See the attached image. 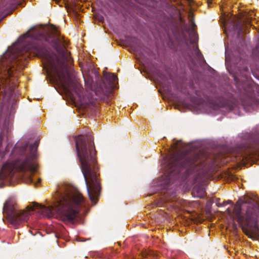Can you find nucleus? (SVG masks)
Returning a JSON list of instances; mask_svg holds the SVG:
<instances>
[{
    "mask_svg": "<svg viewBox=\"0 0 259 259\" xmlns=\"http://www.w3.org/2000/svg\"><path fill=\"white\" fill-rule=\"evenodd\" d=\"M87 205L81 193L72 191L69 186L62 185L57 190L53 200L47 202L46 205L33 202L25 210H21L18 209L15 201L10 198L4 204L3 213L15 227L27 221L33 211L43 217H58L67 223L73 222L77 218L80 209Z\"/></svg>",
    "mask_w": 259,
    "mask_h": 259,
    "instance_id": "obj_1",
    "label": "nucleus"
},
{
    "mask_svg": "<svg viewBox=\"0 0 259 259\" xmlns=\"http://www.w3.org/2000/svg\"><path fill=\"white\" fill-rule=\"evenodd\" d=\"M76 147L89 196L91 201L96 204L101 187L96 151L92 137L78 136L76 141Z\"/></svg>",
    "mask_w": 259,
    "mask_h": 259,
    "instance_id": "obj_2",
    "label": "nucleus"
},
{
    "mask_svg": "<svg viewBox=\"0 0 259 259\" xmlns=\"http://www.w3.org/2000/svg\"><path fill=\"white\" fill-rule=\"evenodd\" d=\"M38 142L33 145H26L22 150L21 158L15 162L8 161L3 166L0 172V179L6 183H9L13 178L21 177L27 184L34 183L37 187L41 182L39 178L34 182L33 178L37 166V149Z\"/></svg>",
    "mask_w": 259,
    "mask_h": 259,
    "instance_id": "obj_3",
    "label": "nucleus"
},
{
    "mask_svg": "<svg viewBox=\"0 0 259 259\" xmlns=\"http://www.w3.org/2000/svg\"><path fill=\"white\" fill-rule=\"evenodd\" d=\"M182 167H187L188 175L195 174L196 179L206 175L209 168L207 159L203 153L187 155L183 153L175 155L168 165V177L179 174Z\"/></svg>",
    "mask_w": 259,
    "mask_h": 259,
    "instance_id": "obj_4",
    "label": "nucleus"
},
{
    "mask_svg": "<svg viewBox=\"0 0 259 259\" xmlns=\"http://www.w3.org/2000/svg\"><path fill=\"white\" fill-rule=\"evenodd\" d=\"M37 55L41 58L44 68L52 80L60 84L68 94L75 90V84L67 72L64 62L55 54L42 49L38 52Z\"/></svg>",
    "mask_w": 259,
    "mask_h": 259,
    "instance_id": "obj_5",
    "label": "nucleus"
},
{
    "mask_svg": "<svg viewBox=\"0 0 259 259\" xmlns=\"http://www.w3.org/2000/svg\"><path fill=\"white\" fill-rule=\"evenodd\" d=\"M244 203L252 205L253 207H247L245 218L242 215L241 207L237 204L235 205L231 217L236 220L241 226L243 232L249 238L259 240V229L257 222V215L255 212L256 202L252 198L246 196L243 200Z\"/></svg>",
    "mask_w": 259,
    "mask_h": 259,
    "instance_id": "obj_6",
    "label": "nucleus"
},
{
    "mask_svg": "<svg viewBox=\"0 0 259 259\" xmlns=\"http://www.w3.org/2000/svg\"><path fill=\"white\" fill-rule=\"evenodd\" d=\"M253 155L250 150L245 147L237 149L232 154L230 160L240 165H245L252 161Z\"/></svg>",
    "mask_w": 259,
    "mask_h": 259,
    "instance_id": "obj_7",
    "label": "nucleus"
},
{
    "mask_svg": "<svg viewBox=\"0 0 259 259\" xmlns=\"http://www.w3.org/2000/svg\"><path fill=\"white\" fill-rule=\"evenodd\" d=\"M19 4V0H3L0 3V21L10 14Z\"/></svg>",
    "mask_w": 259,
    "mask_h": 259,
    "instance_id": "obj_8",
    "label": "nucleus"
},
{
    "mask_svg": "<svg viewBox=\"0 0 259 259\" xmlns=\"http://www.w3.org/2000/svg\"><path fill=\"white\" fill-rule=\"evenodd\" d=\"M42 37L43 32L42 29L40 28H33L24 34L22 36V38L25 39L27 37H31L35 39H40Z\"/></svg>",
    "mask_w": 259,
    "mask_h": 259,
    "instance_id": "obj_9",
    "label": "nucleus"
},
{
    "mask_svg": "<svg viewBox=\"0 0 259 259\" xmlns=\"http://www.w3.org/2000/svg\"><path fill=\"white\" fill-rule=\"evenodd\" d=\"M141 255L143 257L148 258L149 259H158V255L154 251L145 250L141 252Z\"/></svg>",
    "mask_w": 259,
    "mask_h": 259,
    "instance_id": "obj_10",
    "label": "nucleus"
},
{
    "mask_svg": "<svg viewBox=\"0 0 259 259\" xmlns=\"http://www.w3.org/2000/svg\"><path fill=\"white\" fill-rule=\"evenodd\" d=\"M189 205V202L185 200H179L175 202L172 206L175 207L176 210L185 209Z\"/></svg>",
    "mask_w": 259,
    "mask_h": 259,
    "instance_id": "obj_11",
    "label": "nucleus"
},
{
    "mask_svg": "<svg viewBox=\"0 0 259 259\" xmlns=\"http://www.w3.org/2000/svg\"><path fill=\"white\" fill-rule=\"evenodd\" d=\"M104 76L105 78L109 80L110 82L112 84L114 83L117 79V76L113 73H106L104 72Z\"/></svg>",
    "mask_w": 259,
    "mask_h": 259,
    "instance_id": "obj_12",
    "label": "nucleus"
},
{
    "mask_svg": "<svg viewBox=\"0 0 259 259\" xmlns=\"http://www.w3.org/2000/svg\"><path fill=\"white\" fill-rule=\"evenodd\" d=\"M12 48H9L6 53L4 54V57L6 58L7 56L12 55L13 54V52L12 51Z\"/></svg>",
    "mask_w": 259,
    "mask_h": 259,
    "instance_id": "obj_13",
    "label": "nucleus"
},
{
    "mask_svg": "<svg viewBox=\"0 0 259 259\" xmlns=\"http://www.w3.org/2000/svg\"><path fill=\"white\" fill-rule=\"evenodd\" d=\"M230 203H231V201H228L224 202L222 204H220V205H218V206H223V205H225L227 204H229Z\"/></svg>",
    "mask_w": 259,
    "mask_h": 259,
    "instance_id": "obj_14",
    "label": "nucleus"
},
{
    "mask_svg": "<svg viewBox=\"0 0 259 259\" xmlns=\"http://www.w3.org/2000/svg\"><path fill=\"white\" fill-rule=\"evenodd\" d=\"M213 0H207V5L210 7V5L212 3Z\"/></svg>",
    "mask_w": 259,
    "mask_h": 259,
    "instance_id": "obj_15",
    "label": "nucleus"
},
{
    "mask_svg": "<svg viewBox=\"0 0 259 259\" xmlns=\"http://www.w3.org/2000/svg\"><path fill=\"white\" fill-rule=\"evenodd\" d=\"M243 32V28H240L238 30V34H240Z\"/></svg>",
    "mask_w": 259,
    "mask_h": 259,
    "instance_id": "obj_16",
    "label": "nucleus"
},
{
    "mask_svg": "<svg viewBox=\"0 0 259 259\" xmlns=\"http://www.w3.org/2000/svg\"><path fill=\"white\" fill-rule=\"evenodd\" d=\"M24 67V64H23V65H21L19 69H22Z\"/></svg>",
    "mask_w": 259,
    "mask_h": 259,
    "instance_id": "obj_17",
    "label": "nucleus"
},
{
    "mask_svg": "<svg viewBox=\"0 0 259 259\" xmlns=\"http://www.w3.org/2000/svg\"><path fill=\"white\" fill-rule=\"evenodd\" d=\"M227 210L228 211L229 213H230V210L229 209H228Z\"/></svg>",
    "mask_w": 259,
    "mask_h": 259,
    "instance_id": "obj_18",
    "label": "nucleus"
}]
</instances>
